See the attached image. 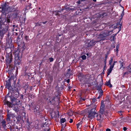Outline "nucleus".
<instances>
[{
  "mask_svg": "<svg viewBox=\"0 0 131 131\" xmlns=\"http://www.w3.org/2000/svg\"><path fill=\"white\" fill-rule=\"evenodd\" d=\"M3 24V21L2 20H1L0 21V24L1 25V24Z\"/></svg>",
  "mask_w": 131,
  "mask_h": 131,
  "instance_id": "864d4df0",
  "label": "nucleus"
},
{
  "mask_svg": "<svg viewBox=\"0 0 131 131\" xmlns=\"http://www.w3.org/2000/svg\"><path fill=\"white\" fill-rule=\"evenodd\" d=\"M81 2L80 1V0H79L77 2V3L78 4H80L81 3Z\"/></svg>",
  "mask_w": 131,
  "mask_h": 131,
  "instance_id": "8fccbe9b",
  "label": "nucleus"
},
{
  "mask_svg": "<svg viewBox=\"0 0 131 131\" xmlns=\"http://www.w3.org/2000/svg\"><path fill=\"white\" fill-rule=\"evenodd\" d=\"M102 96H100V94L99 96L97 97V98L99 99H100Z\"/></svg>",
  "mask_w": 131,
  "mask_h": 131,
  "instance_id": "680f3d73",
  "label": "nucleus"
},
{
  "mask_svg": "<svg viewBox=\"0 0 131 131\" xmlns=\"http://www.w3.org/2000/svg\"><path fill=\"white\" fill-rule=\"evenodd\" d=\"M106 131H111V129L109 128H107L106 129Z\"/></svg>",
  "mask_w": 131,
  "mask_h": 131,
  "instance_id": "603ef678",
  "label": "nucleus"
},
{
  "mask_svg": "<svg viewBox=\"0 0 131 131\" xmlns=\"http://www.w3.org/2000/svg\"><path fill=\"white\" fill-rule=\"evenodd\" d=\"M68 5H66L65 6H64V7L63 8H62V9H61L60 10H58V11L57 12H60L62 11H63L64 10H67L68 8Z\"/></svg>",
  "mask_w": 131,
  "mask_h": 131,
  "instance_id": "aec40b11",
  "label": "nucleus"
},
{
  "mask_svg": "<svg viewBox=\"0 0 131 131\" xmlns=\"http://www.w3.org/2000/svg\"><path fill=\"white\" fill-rule=\"evenodd\" d=\"M82 122H81L77 124V128H80L82 126Z\"/></svg>",
  "mask_w": 131,
  "mask_h": 131,
  "instance_id": "412c9836",
  "label": "nucleus"
},
{
  "mask_svg": "<svg viewBox=\"0 0 131 131\" xmlns=\"http://www.w3.org/2000/svg\"><path fill=\"white\" fill-rule=\"evenodd\" d=\"M97 39H93L91 41L90 40H88L87 43L88 46V47H90L93 46L96 43L99 42V40H97Z\"/></svg>",
  "mask_w": 131,
  "mask_h": 131,
  "instance_id": "9d476101",
  "label": "nucleus"
},
{
  "mask_svg": "<svg viewBox=\"0 0 131 131\" xmlns=\"http://www.w3.org/2000/svg\"><path fill=\"white\" fill-rule=\"evenodd\" d=\"M119 48V46L118 45H117L116 46V51L117 52H118V49Z\"/></svg>",
  "mask_w": 131,
  "mask_h": 131,
  "instance_id": "4c0bfd02",
  "label": "nucleus"
},
{
  "mask_svg": "<svg viewBox=\"0 0 131 131\" xmlns=\"http://www.w3.org/2000/svg\"><path fill=\"white\" fill-rule=\"evenodd\" d=\"M67 83H69L70 82V79H68L67 80Z\"/></svg>",
  "mask_w": 131,
  "mask_h": 131,
  "instance_id": "13d9d810",
  "label": "nucleus"
},
{
  "mask_svg": "<svg viewBox=\"0 0 131 131\" xmlns=\"http://www.w3.org/2000/svg\"><path fill=\"white\" fill-rule=\"evenodd\" d=\"M117 25L114 26V25H112L111 26H109L108 27V28L111 29V30L110 31H106L104 32L102 34H101L97 37L96 39L97 40H99V42L102 40H104L105 39H106V37L109 36L110 35L112 34V31L114 29L116 28Z\"/></svg>",
  "mask_w": 131,
  "mask_h": 131,
  "instance_id": "f257e3e1",
  "label": "nucleus"
},
{
  "mask_svg": "<svg viewBox=\"0 0 131 131\" xmlns=\"http://www.w3.org/2000/svg\"><path fill=\"white\" fill-rule=\"evenodd\" d=\"M12 81H14L12 79H9L8 81H6V83L5 85L6 88L9 89L11 90L12 87L10 84L11 82Z\"/></svg>",
  "mask_w": 131,
  "mask_h": 131,
  "instance_id": "ddd939ff",
  "label": "nucleus"
},
{
  "mask_svg": "<svg viewBox=\"0 0 131 131\" xmlns=\"http://www.w3.org/2000/svg\"><path fill=\"white\" fill-rule=\"evenodd\" d=\"M11 96V95L10 94V93H8L7 96H6L5 99L3 101V102L4 103V104L5 105H7L9 107H12V103L9 101H7V98L10 97L9 96Z\"/></svg>",
  "mask_w": 131,
  "mask_h": 131,
  "instance_id": "1a4fd4ad",
  "label": "nucleus"
},
{
  "mask_svg": "<svg viewBox=\"0 0 131 131\" xmlns=\"http://www.w3.org/2000/svg\"><path fill=\"white\" fill-rule=\"evenodd\" d=\"M106 60H105V61H104V63H105V65L106 66Z\"/></svg>",
  "mask_w": 131,
  "mask_h": 131,
  "instance_id": "e2e57ef3",
  "label": "nucleus"
},
{
  "mask_svg": "<svg viewBox=\"0 0 131 131\" xmlns=\"http://www.w3.org/2000/svg\"><path fill=\"white\" fill-rule=\"evenodd\" d=\"M41 23L40 22H37L35 23V26H40L41 25Z\"/></svg>",
  "mask_w": 131,
  "mask_h": 131,
  "instance_id": "cd10ccee",
  "label": "nucleus"
},
{
  "mask_svg": "<svg viewBox=\"0 0 131 131\" xmlns=\"http://www.w3.org/2000/svg\"><path fill=\"white\" fill-rule=\"evenodd\" d=\"M47 21H46L45 22H40V23H42L43 24H46L47 22Z\"/></svg>",
  "mask_w": 131,
  "mask_h": 131,
  "instance_id": "49530a36",
  "label": "nucleus"
},
{
  "mask_svg": "<svg viewBox=\"0 0 131 131\" xmlns=\"http://www.w3.org/2000/svg\"><path fill=\"white\" fill-rule=\"evenodd\" d=\"M49 60L50 62H51L53 60V58H49Z\"/></svg>",
  "mask_w": 131,
  "mask_h": 131,
  "instance_id": "ea45409f",
  "label": "nucleus"
},
{
  "mask_svg": "<svg viewBox=\"0 0 131 131\" xmlns=\"http://www.w3.org/2000/svg\"><path fill=\"white\" fill-rule=\"evenodd\" d=\"M99 112L101 114H103L104 112V109L100 108Z\"/></svg>",
  "mask_w": 131,
  "mask_h": 131,
  "instance_id": "5701e85b",
  "label": "nucleus"
},
{
  "mask_svg": "<svg viewBox=\"0 0 131 131\" xmlns=\"http://www.w3.org/2000/svg\"><path fill=\"white\" fill-rule=\"evenodd\" d=\"M116 34H113L110 37V39L111 41H114L115 40V37L116 35Z\"/></svg>",
  "mask_w": 131,
  "mask_h": 131,
  "instance_id": "dca6fc26",
  "label": "nucleus"
},
{
  "mask_svg": "<svg viewBox=\"0 0 131 131\" xmlns=\"http://www.w3.org/2000/svg\"><path fill=\"white\" fill-rule=\"evenodd\" d=\"M74 8H70V7H68V9H67V10L70 11V10H71L72 11H73V10H74Z\"/></svg>",
  "mask_w": 131,
  "mask_h": 131,
  "instance_id": "7c9ffc66",
  "label": "nucleus"
},
{
  "mask_svg": "<svg viewBox=\"0 0 131 131\" xmlns=\"http://www.w3.org/2000/svg\"><path fill=\"white\" fill-rule=\"evenodd\" d=\"M81 2H84L85 1H86L88 2V3H89L90 0H80Z\"/></svg>",
  "mask_w": 131,
  "mask_h": 131,
  "instance_id": "79ce46f5",
  "label": "nucleus"
},
{
  "mask_svg": "<svg viewBox=\"0 0 131 131\" xmlns=\"http://www.w3.org/2000/svg\"><path fill=\"white\" fill-rule=\"evenodd\" d=\"M81 100H82L83 101H84L85 100V99H83L82 98V97H81Z\"/></svg>",
  "mask_w": 131,
  "mask_h": 131,
  "instance_id": "338daca9",
  "label": "nucleus"
},
{
  "mask_svg": "<svg viewBox=\"0 0 131 131\" xmlns=\"http://www.w3.org/2000/svg\"><path fill=\"white\" fill-rule=\"evenodd\" d=\"M29 96L32 99H34L35 97V96L33 94H31L29 95Z\"/></svg>",
  "mask_w": 131,
  "mask_h": 131,
  "instance_id": "c9c22d12",
  "label": "nucleus"
},
{
  "mask_svg": "<svg viewBox=\"0 0 131 131\" xmlns=\"http://www.w3.org/2000/svg\"><path fill=\"white\" fill-rule=\"evenodd\" d=\"M23 95H21V98L22 99H23Z\"/></svg>",
  "mask_w": 131,
  "mask_h": 131,
  "instance_id": "69168bd1",
  "label": "nucleus"
},
{
  "mask_svg": "<svg viewBox=\"0 0 131 131\" xmlns=\"http://www.w3.org/2000/svg\"><path fill=\"white\" fill-rule=\"evenodd\" d=\"M55 113L54 112L52 113V114H51V117L53 118L55 117Z\"/></svg>",
  "mask_w": 131,
  "mask_h": 131,
  "instance_id": "c756f323",
  "label": "nucleus"
},
{
  "mask_svg": "<svg viewBox=\"0 0 131 131\" xmlns=\"http://www.w3.org/2000/svg\"><path fill=\"white\" fill-rule=\"evenodd\" d=\"M100 91V96H102L103 95V91L102 89H100L99 90Z\"/></svg>",
  "mask_w": 131,
  "mask_h": 131,
  "instance_id": "f704fd0d",
  "label": "nucleus"
},
{
  "mask_svg": "<svg viewBox=\"0 0 131 131\" xmlns=\"http://www.w3.org/2000/svg\"><path fill=\"white\" fill-rule=\"evenodd\" d=\"M127 69H128L129 68H130V70H131V68H130V67H129V66H128V67H127ZM130 71H129V72H130Z\"/></svg>",
  "mask_w": 131,
  "mask_h": 131,
  "instance_id": "4d7b16f0",
  "label": "nucleus"
},
{
  "mask_svg": "<svg viewBox=\"0 0 131 131\" xmlns=\"http://www.w3.org/2000/svg\"><path fill=\"white\" fill-rule=\"evenodd\" d=\"M8 28V27L6 26L4 27H1L0 28V36L1 39L3 38L4 34L7 32Z\"/></svg>",
  "mask_w": 131,
  "mask_h": 131,
  "instance_id": "39448f33",
  "label": "nucleus"
},
{
  "mask_svg": "<svg viewBox=\"0 0 131 131\" xmlns=\"http://www.w3.org/2000/svg\"><path fill=\"white\" fill-rule=\"evenodd\" d=\"M107 55H106V56L105 57V60H106L107 58Z\"/></svg>",
  "mask_w": 131,
  "mask_h": 131,
  "instance_id": "5fc2aeb1",
  "label": "nucleus"
},
{
  "mask_svg": "<svg viewBox=\"0 0 131 131\" xmlns=\"http://www.w3.org/2000/svg\"><path fill=\"white\" fill-rule=\"evenodd\" d=\"M7 11L8 12H14V13H13V17L14 18H15L17 17L18 15V14L17 13V10L16 8H14V6L9 7L8 6L7 8Z\"/></svg>",
  "mask_w": 131,
  "mask_h": 131,
  "instance_id": "423d86ee",
  "label": "nucleus"
},
{
  "mask_svg": "<svg viewBox=\"0 0 131 131\" xmlns=\"http://www.w3.org/2000/svg\"><path fill=\"white\" fill-rule=\"evenodd\" d=\"M124 11L123 10L122 11V13H121V16L122 17L121 19H122V18L123 17V16H124Z\"/></svg>",
  "mask_w": 131,
  "mask_h": 131,
  "instance_id": "37998d69",
  "label": "nucleus"
},
{
  "mask_svg": "<svg viewBox=\"0 0 131 131\" xmlns=\"http://www.w3.org/2000/svg\"><path fill=\"white\" fill-rule=\"evenodd\" d=\"M33 110L34 113L35 115H39L41 113L40 107L38 106H35Z\"/></svg>",
  "mask_w": 131,
  "mask_h": 131,
  "instance_id": "9b49d317",
  "label": "nucleus"
},
{
  "mask_svg": "<svg viewBox=\"0 0 131 131\" xmlns=\"http://www.w3.org/2000/svg\"><path fill=\"white\" fill-rule=\"evenodd\" d=\"M12 91H13V92H15V93H16L15 95H16L17 97H18V89L16 87H15L14 88H12Z\"/></svg>",
  "mask_w": 131,
  "mask_h": 131,
  "instance_id": "2eb2a0df",
  "label": "nucleus"
},
{
  "mask_svg": "<svg viewBox=\"0 0 131 131\" xmlns=\"http://www.w3.org/2000/svg\"><path fill=\"white\" fill-rule=\"evenodd\" d=\"M105 66L103 68V71H104V70H105Z\"/></svg>",
  "mask_w": 131,
  "mask_h": 131,
  "instance_id": "052dcab7",
  "label": "nucleus"
},
{
  "mask_svg": "<svg viewBox=\"0 0 131 131\" xmlns=\"http://www.w3.org/2000/svg\"><path fill=\"white\" fill-rule=\"evenodd\" d=\"M25 39L26 40H27L29 39V37L27 36H26L25 37Z\"/></svg>",
  "mask_w": 131,
  "mask_h": 131,
  "instance_id": "58836bf2",
  "label": "nucleus"
},
{
  "mask_svg": "<svg viewBox=\"0 0 131 131\" xmlns=\"http://www.w3.org/2000/svg\"><path fill=\"white\" fill-rule=\"evenodd\" d=\"M111 80L110 79L108 81H106L105 83V85L108 86L110 88H111L112 87V85L111 84Z\"/></svg>",
  "mask_w": 131,
  "mask_h": 131,
  "instance_id": "a211bd4d",
  "label": "nucleus"
},
{
  "mask_svg": "<svg viewBox=\"0 0 131 131\" xmlns=\"http://www.w3.org/2000/svg\"><path fill=\"white\" fill-rule=\"evenodd\" d=\"M13 110H15V112H17L19 111V108L18 107H13Z\"/></svg>",
  "mask_w": 131,
  "mask_h": 131,
  "instance_id": "b1692460",
  "label": "nucleus"
},
{
  "mask_svg": "<svg viewBox=\"0 0 131 131\" xmlns=\"http://www.w3.org/2000/svg\"><path fill=\"white\" fill-rule=\"evenodd\" d=\"M58 92H56L55 93V95L56 96H52L49 97V99L48 101V103H50L51 104L54 105L55 104L56 101L55 99L56 98V97L58 96V94H57Z\"/></svg>",
  "mask_w": 131,
  "mask_h": 131,
  "instance_id": "6e6552de",
  "label": "nucleus"
},
{
  "mask_svg": "<svg viewBox=\"0 0 131 131\" xmlns=\"http://www.w3.org/2000/svg\"><path fill=\"white\" fill-rule=\"evenodd\" d=\"M81 58L83 60H85L86 58V56L85 55H83L81 56Z\"/></svg>",
  "mask_w": 131,
  "mask_h": 131,
  "instance_id": "473e14b6",
  "label": "nucleus"
},
{
  "mask_svg": "<svg viewBox=\"0 0 131 131\" xmlns=\"http://www.w3.org/2000/svg\"><path fill=\"white\" fill-rule=\"evenodd\" d=\"M113 61V58L112 57H111V58L110 60L109 61V64L110 65H111V63Z\"/></svg>",
  "mask_w": 131,
  "mask_h": 131,
  "instance_id": "bb28decb",
  "label": "nucleus"
},
{
  "mask_svg": "<svg viewBox=\"0 0 131 131\" xmlns=\"http://www.w3.org/2000/svg\"><path fill=\"white\" fill-rule=\"evenodd\" d=\"M105 106L104 104H101L100 107V108L104 109Z\"/></svg>",
  "mask_w": 131,
  "mask_h": 131,
  "instance_id": "a878e982",
  "label": "nucleus"
},
{
  "mask_svg": "<svg viewBox=\"0 0 131 131\" xmlns=\"http://www.w3.org/2000/svg\"><path fill=\"white\" fill-rule=\"evenodd\" d=\"M110 65V69L112 70L113 68L114 67V66L112 65L111 64V65Z\"/></svg>",
  "mask_w": 131,
  "mask_h": 131,
  "instance_id": "c03bdc74",
  "label": "nucleus"
},
{
  "mask_svg": "<svg viewBox=\"0 0 131 131\" xmlns=\"http://www.w3.org/2000/svg\"><path fill=\"white\" fill-rule=\"evenodd\" d=\"M15 56L14 63L17 66L21 64L22 53L19 51L17 50L14 52Z\"/></svg>",
  "mask_w": 131,
  "mask_h": 131,
  "instance_id": "20e7f679",
  "label": "nucleus"
},
{
  "mask_svg": "<svg viewBox=\"0 0 131 131\" xmlns=\"http://www.w3.org/2000/svg\"><path fill=\"white\" fill-rule=\"evenodd\" d=\"M116 62H117L116 61H114V63H113V64L112 65L114 66V65L115 64V63Z\"/></svg>",
  "mask_w": 131,
  "mask_h": 131,
  "instance_id": "6e6d98bb",
  "label": "nucleus"
},
{
  "mask_svg": "<svg viewBox=\"0 0 131 131\" xmlns=\"http://www.w3.org/2000/svg\"><path fill=\"white\" fill-rule=\"evenodd\" d=\"M66 121V120L64 118H62L61 119L60 122L61 123H64Z\"/></svg>",
  "mask_w": 131,
  "mask_h": 131,
  "instance_id": "393cba45",
  "label": "nucleus"
},
{
  "mask_svg": "<svg viewBox=\"0 0 131 131\" xmlns=\"http://www.w3.org/2000/svg\"><path fill=\"white\" fill-rule=\"evenodd\" d=\"M97 88V90H99L100 89H101V86H98Z\"/></svg>",
  "mask_w": 131,
  "mask_h": 131,
  "instance_id": "a18cd8bd",
  "label": "nucleus"
},
{
  "mask_svg": "<svg viewBox=\"0 0 131 131\" xmlns=\"http://www.w3.org/2000/svg\"><path fill=\"white\" fill-rule=\"evenodd\" d=\"M128 72H125V73H124V75H125V74H128Z\"/></svg>",
  "mask_w": 131,
  "mask_h": 131,
  "instance_id": "bf43d9fd",
  "label": "nucleus"
},
{
  "mask_svg": "<svg viewBox=\"0 0 131 131\" xmlns=\"http://www.w3.org/2000/svg\"><path fill=\"white\" fill-rule=\"evenodd\" d=\"M89 106L91 109L89 111L88 118L90 119H92L95 116L97 117L99 115L95 111L96 105L94 104H90Z\"/></svg>",
  "mask_w": 131,
  "mask_h": 131,
  "instance_id": "7ed1b4c3",
  "label": "nucleus"
},
{
  "mask_svg": "<svg viewBox=\"0 0 131 131\" xmlns=\"http://www.w3.org/2000/svg\"><path fill=\"white\" fill-rule=\"evenodd\" d=\"M1 124L2 126L3 127V128L5 129L6 128V122L5 120H3L1 122Z\"/></svg>",
  "mask_w": 131,
  "mask_h": 131,
  "instance_id": "f3484780",
  "label": "nucleus"
},
{
  "mask_svg": "<svg viewBox=\"0 0 131 131\" xmlns=\"http://www.w3.org/2000/svg\"><path fill=\"white\" fill-rule=\"evenodd\" d=\"M7 117L6 119V120L8 123H9L11 121L10 117L13 118L15 117L14 114L12 112H10L9 113H8V114H7Z\"/></svg>",
  "mask_w": 131,
  "mask_h": 131,
  "instance_id": "f8f14e48",
  "label": "nucleus"
},
{
  "mask_svg": "<svg viewBox=\"0 0 131 131\" xmlns=\"http://www.w3.org/2000/svg\"><path fill=\"white\" fill-rule=\"evenodd\" d=\"M5 21L7 23H9L10 22V19L7 18L5 20Z\"/></svg>",
  "mask_w": 131,
  "mask_h": 131,
  "instance_id": "72a5a7b5",
  "label": "nucleus"
},
{
  "mask_svg": "<svg viewBox=\"0 0 131 131\" xmlns=\"http://www.w3.org/2000/svg\"><path fill=\"white\" fill-rule=\"evenodd\" d=\"M106 15H107L106 14V13H104L103 14V16H106Z\"/></svg>",
  "mask_w": 131,
  "mask_h": 131,
  "instance_id": "3c124183",
  "label": "nucleus"
},
{
  "mask_svg": "<svg viewBox=\"0 0 131 131\" xmlns=\"http://www.w3.org/2000/svg\"><path fill=\"white\" fill-rule=\"evenodd\" d=\"M112 69H108L107 70V76H108L110 74V73L112 71Z\"/></svg>",
  "mask_w": 131,
  "mask_h": 131,
  "instance_id": "4be33fe9",
  "label": "nucleus"
},
{
  "mask_svg": "<svg viewBox=\"0 0 131 131\" xmlns=\"http://www.w3.org/2000/svg\"><path fill=\"white\" fill-rule=\"evenodd\" d=\"M44 131H49V129L47 130V129H44Z\"/></svg>",
  "mask_w": 131,
  "mask_h": 131,
  "instance_id": "0e129e2a",
  "label": "nucleus"
},
{
  "mask_svg": "<svg viewBox=\"0 0 131 131\" xmlns=\"http://www.w3.org/2000/svg\"><path fill=\"white\" fill-rule=\"evenodd\" d=\"M11 96H9V97H10L11 102L13 103V102L14 101L15 102V104L17 105L20 104H21L22 101L19 100H18L17 99V98L18 97H17L16 95L15 96V97H14V96H13L12 95L11 93Z\"/></svg>",
  "mask_w": 131,
  "mask_h": 131,
  "instance_id": "0eeeda50",
  "label": "nucleus"
},
{
  "mask_svg": "<svg viewBox=\"0 0 131 131\" xmlns=\"http://www.w3.org/2000/svg\"><path fill=\"white\" fill-rule=\"evenodd\" d=\"M122 26V24L120 25L119 26V27H118V28L119 29V31L117 33H118L121 30V27Z\"/></svg>",
  "mask_w": 131,
  "mask_h": 131,
  "instance_id": "2f4dec72",
  "label": "nucleus"
},
{
  "mask_svg": "<svg viewBox=\"0 0 131 131\" xmlns=\"http://www.w3.org/2000/svg\"><path fill=\"white\" fill-rule=\"evenodd\" d=\"M73 122V120L71 119H70V121H69V122L70 123H72Z\"/></svg>",
  "mask_w": 131,
  "mask_h": 131,
  "instance_id": "de8ad7c7",
  "label": "nucleus"
},
{
  "mask_svg": "<svg viewBox=\"0 0 131 131\" xmlns=\"http://www.w3.org/2000/svg\"><path fill=\"white\" fill-rule=\"evenodd\" d=\"M95 100H96L95 99H92V102L93 103H92L91 104H95L94 103L95 102Z\"/></svg>",
  "mask_w": 131,
  "mask_h": 131,
  "instance_id": "a19ab883",
  "label": "nucleus"
},
{
  "mask_svg": "<svg viewBox=\"0 0 131 131\" xmlns=\"http://www.w3.org/2000/svg\"><path fill=\"white\" fill-rule=\"evenodd\" d=\"M47 78L49 81L50 82H52L53 80V78L52 75H48Z\"/></svg>",
  "mask_w": 131,
  "mask_h": 131,
  "instance_id": "6ab92c4d",
  "label": "nucleus"
},
{
  "mask_svg": "<svg viewBox=\"0 0 131 131\" xmlns=\"http://www.w3.org/2000/svg\"><path fill=\"white\" fill-rule=\"evenodd\" d=\"M119 62L120 63V66H121V67H122L123 66V64H124V63L122 62L121 61H119Z\"/></svg>",
  "mask_w": 131,
  "mask_h": 131,
  "instance_id": "c85d7f7f",
  "label": "nucleus"
},
{
  "mask_svg": "<svg viewBox=\"0 0 131 131\" xmlns=\"http://www.w3.org/2000/svg\"><path fill=\"white\" fill-rule=\"evenodd\" d=\"M8 3H5L4 4L1 5V7H2V12H5V11H6L7 10V8L8 7V5L7 4Z\"/></svg>",
  "mask_w": 131,
  "mask_h": 131,
  "instance_id": "4468645a",
  "label": "nucleus"
},
{
  "mask_svg": "<svg viewBox=\"0 0 131 131\" xmlns=\"http://www.w3.org/2000/svg\"><path fill=\"white\" fill-rule=\"evenodd\" d=\"M12 57V53L11 52L7 53L5 61L7 64L8 65L7 66V68L8 69V72L9 74H11L14 68V67L11 63L13 60Z\"/></svg>",
  "mask_w": 131,
  "mask_h": 131,
  "instance_id": "f03ea898",
  "label": "nucleus"
},
{
  "mask_svg": "<svg viewBox=\"0 0 131 131\" xmlns=\"http://www.w3.org/2000/svg\"><path fill=\"white\" fill-rule=\"evenodd\" d=\"M30 8V5H29L26 6V9L27 10L29 9Z\"/></svg>",
  "mask_w": 131,
  "mask_h": 131,
  "instance_id": "e433bc0d",
  "label": "nucleus"
},
{
  "mask_svg": "<svg viewBox=\"0 0 131 131\" xmlns=\"http://www.w3.org/2000/svg\"><path fill=\"white\" fill-rule=\"evenodd\" d=\"M123 129L124 131H126L127 130V128L126 127H124L123 128Z\"/></svg>",
  "mask_w": 131,
  "mask_h": 131,
  "instance_id": "09e8293b",
  "label": "nucleus"
},
{
  "mask_svg": "<svg viewBox=\"0 0 131 131\" xmlns=\"http://www.w3.org/2000/svg\"><path fill=\"white\" fill-rule=\"evenodd\" d=\"M13 31H14L15 30H16V31H17V30L15 29V28H13Z\"/></svg>",
  "mask_w": 131,
  "mask_h": 131,
  "instance_id": "774afa93",
  "label": "nucleus"
}]
</instances>
